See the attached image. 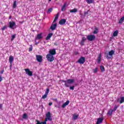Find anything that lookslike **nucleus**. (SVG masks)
Here are the masks:
<instances>
[{
    "instance_id": "9d476101",
    "label": "nucleus",
    "mask_w": 124,
    "mask_h": 124,
    "mask_svg": "<svg viewBox=\"0 0 124 124\" xmlns=\"http://www.w3.org/2000/svg\"><path fill=\"white\" fill-rule=\"evenodd\" d=\"M36 60L38 62H42L43 59H42V56L41 55H36Z\"/></svg>"
},
{
    "instance_id": "4be33fe9",
    "label": "nucleus",
    "mask_w": 124,
    "mask_h": 124,
    "mask_svg": "<svg viewBox=\"0 0 124 124\" xmlns=\"http://www.w3.org/2000/svg\"><path fill=\"white\" fill-rule=\"evenodd\" d=\"M17 6V1L15 0L14 2L13 5V8H15Z\"/></svg>"
},
{
    "instance_id": "6ab92c4d",
    "label": "nucleus",
    "mask_w": 124,
    "mask_h": 124,
    "mask_svg": "<svg viewBox=\"0 0 124 124\" xmlns=\"http://www.w3.org/2000/svg\"><path fill=\"white\" fill-rule=\"evenodd\" d=\"M94 31L93 32V33L94 34H96L97 33H98V29H97V28L95 27L94 28Z\"/></svg>"
},
{
    "instance_id": "4468645a",
    "label": "nucleus",
    "mask_w": 124,
    "mask_h": 124,
    "mask_svg": "<svg viewBox=\"0 0 124 124\" xmlns=\"http://www.w3.org/2000/svg\"><path fill=\"white\" fill-rule=\"evenodd\" d=\"M53 36V33H50L48 34V35L46 37V40H49L51 37Z\"/></svg>"
},
{
    "instance_id": "20e7f679",
    "label": "nucleus",
    "mask_w": 124,
    "mask_h": 124,
    "mask_svg": "<svg viewBox=\"0 0 124 124\" xmlns=\"http://www.w3.org/2000/svg\"><path fill=\"white\" fill-rule=\"evenodd\" d=\"M115 54V51L111 50L109 52H108V54L107 55L106 58L108 60H110L112 57H113V55Z\"/></svg>"
},
{
    "instance_id": "8fccbe9b",
    "label": "nucleus",
    "mask_w": 124,
    "mask_h": 124,
    "mask_svg": "<svg viewBox=\"0 0 124 124\" xmlns=\"http://www.w3.org/2000/svg\"><path fill=\"white\" fill-rule=\"evenodd\" d=\"M10 66V68H11L12 67V64H11Z\"/></svg>"
},
{
    "instance_id": "37998d69",
    "label": "nucleus",
    "mask_w": 124,
    "mask_h": 124,
    "mask_svg": "<svg viewBox=\"0 0 124 124\" xmlns=\"http://www.w3.org/2000/svg\"><path fill=\"white\" fill-rule=\"evenodd\" d=\"M3 72H4V70H2L0 72V74H3Z\"/></svg>"
},
{
    "instance_id": "a18cd8bd",
    "label": "nucleus",
    "mask_w": 124,
    "mask_h": 124,
    "mask_svg": "<svg viewBox=\"0 0 124 124\" xmlns=\"http://www.w3.org/2000/svg\"><path fill=\"white\" fill-rule=\"evenodd\" d=\"M41 123H42V124H46L47 123L46 122H41Z\"/></svg>"
},
{
    "instance_id": "f3484780",
    "label": "nucleus",
    "mask_w": 124,
    "mask_h": 124,
    "mask_svg": "<svg viewBox=\"0 0 124 124\" xmlns=\"http://www.w3.org/2000/svg\"><path fill=\"white\" fill-rule=\"evenodd\" d=\"M78 11V10L76 8H74L73 10L70 11V13H75Z\"/></svg>"
},
{
    "instance_id": "4d7b16f0",
    "label": "nucleus",
    "mask_w": 124,
    "mask_h": 124,
    "mask_svg": "<svg viewBox=\"0 0 124 124\" xmlns=\"http://www.w3.org/2000/svg\"><path fill=\"white\" fill-rule=\"evenodd\" d=\"M38 43H37V44H38Z\"/></svg>"
},
{
    "instance_id": "f8f14e48",
    "label": "nucleus",
    "mask_w": 124,
    "mask_h": 124,
    "mask_svg": "<svg viewBox=\"0 0 124 124\" xmlns=\"http://www.w3.org/2000/svg\"><path fill=\"white\" fill-rule=\"evenodd\" d=\"M66 23V19H62L59 21L60 25H64Z\"/></svg>"
},
{
    "instance_id": "79ce46f5",
    "label": "nucleus",
    "mask_w": 124,
    "mask_h": 124,
    "mask_svg": "<svg viewBox=\"0 0 124 124\" xmlns=\"http://www.w3.org/2000/svg\"><path fill=\"white\" fill-rule=\"evenodd\" d=\"M52 105H53V103H52V102H50V103H48V105H49V106H51Z\"/></svg>"
},
{
    "instance_id": "ddd939ff",
    "label": "nucleus",
    "mask_w": 124,
    "mask_h": 124,
    "mask_svg": "<svg viewBox=\"0 0 124 124\" xmlns=\"http://www.w3.org/2000/svg\"><path fill=\"white\" fill-rule=\"evenodd\" d=\"M102 122H103V118H99L97 119L96 124H102Z\"/></svg>"
},
{
    "instance_id": "f03ea898",
    "label": "nucleus",
    "mask_w": 124,
    "mask_h": 124,
    "mask_svg": "<svg viewBox=\"0 0 124 124\" xmlns=\"http://www.w3.org/2000/svg\"><path fill=\"white\" fill-rule=\"evenodd\" d=\"M48 54L46 55V59L48 62H53L54 61V55H56L57 53L56 52V49L53 48L52 49H50Z\"/></svg>"
},
{
    "instance_id": "7ed1b4c3",
    "label": "nucleus",
    "mask_w": 124,
    "mask_h": 124,
    "mask_svg": "<svg viewBox=\"0 0 124 124\" xmlns=\"http://www.w3.org/2000/svg\"><path fill=\"white\" fill-rule=\"evenodd\" d=\"M49 121V122H52L53 121V119L52 118V117L51 116V112H48L46 114V119L45 120V121L46 123V122H48Z\"/></svg>"
},
{
    "instance_id": "393cba45",
    "label": "nucleus",
    "mask_w": 124,
    "mask_h": 124,
    "mask_svg": "<svg viewBox=\"0 0 124 124\" xmlns=\"http://www.w3.org/2000/svg\"><path fill=\"white\" fill-rule=\"evenodd\" d=\"M121 100L120 102V104H122V103H124V97H121Z\"/></svg>"
},
{
    "instance_id": "c756f323",
    "label": "nucleus",
    "mask_w": 124,
    "mask_h": 124,
    "mask_svg": "<svg viewBox=\"0 0 124 124\" xmlns=\"http://www.w3.org/2000/svg\"><path fill=\"white\" fill-rule=\"evenodd\" d=\"M53 10V8H51L48 9V11H47V13H51V12H52Z\"/></svg>"
},
{
    "instance_id": "473e14b6",
    "label": "nucleus",
    "mask_w": 124,
    "mask_h": 124,
    "mask_svg": "<svg viewBox=\"0 0 124 124\" xmlns=\"http://www.w3.org/2000/svg\"><path fill=\"white\" fill-rule=\"evenodd\" d=\"M5 29H7V26H3V28H1V30L2 31H4Z\"/></svg>"
},
{
    "instance_id": "0eeeda50",
    "label": "nucleus",
    "mask_w": 124,
    "mask_h": 124,
    "mask_svg": "<svg viewBox=\"0 0 124 124\" xmlns=\"http://www.w3.org/2000/svg\"><path fill=\"white\" fill-rule=\"evenodd\" d=\"M85 62H86V58H85V57H81L79 58V59L78 61V63H80V64H83V63H84Z\"/></svg>"
},
{
    "instance_id": "5fc2aeb1",
    "label": "nucleus",
    "mask_w": 124,
    "mask_h": 124,
    "mask_svg": "<svg viewBox=\"0 0 124 124\" xmlns=\"http://www.w3.org/2000/svg\"><path fill=\"white\" fill-rule=\"evenodd\" d=\"M49 1H51V0H48Z\"/></svg>"
},
{
    "instance_id": "de8ad7c7",
    "label": "nucleus",
    "mask_w": 124,
    "mask_h": 124,
    "mask_svg": "<svg viewBox=\"0 0 124 124\" xmlns=\"http://www.w3.org/2000/svg\"><path fill=\"white\" fill-rule=\"evenodd\" d=\"M2 108V104H0V109Z\"/></svg>"
},
{
    "instance_id": "7c9ffc66",
    "label": "nucleus",
    "mask_w": 124,
    "mask_h": 124,
    "mask_svg": "<svg viewBox=\"0 0 124 124\" xmlns=\"http://www.w3.org/2000/svg\"><path fill=\"white\" fill-rule=\"evenodd\" d=\"M49 92H50V89L49 88H47L45 93L48 94L49 93Z\"/></svg>"
},
{
    "instance_id": "49530a36",
    "label": "nucleus",
    "mask_w": 124,
    "mask_h": 124,
    "mask_svg": "<svg viewBox=\"0 0 124 124\" xmlns=\"http://www.w3.org/2000/svg\"><path fill=\"white\" fill-rule=\"evenodd\" d=\"M2 80V78H1V76H0V82H1Z\"/></svg>"
},
{
    "instance_id": "a19ab883",
    "label": "nucleus",
    "mask_w": 124,
    "mask_h": 124,
    "mask_svg": "<svg viewBox=\"0 0 124 124\" xmlns=\"http://www.w3.org/2000/svg\"><path fill=\"white\" fill-rule=\"evenodd\" d=\"M101 62V59H98V63H100Z\"/></svg>"
},
{
    "instance_id": "58836bf2",
    "label": "nucleus",
    "mask_w": 124,
    "mask_h": 124,
    "mask_svg": "<svg viewBox=\"0 0 124 124\" xmlns=\"http://www.w3.org/2000/svg\"><path fill=\"white\" fill-rule=\"evenodd\" d=\"M58 18H59V14H57L55 17V19H57L58 20Z\"/></svg>"
},
{
    "instance_id": "1a4fd4ad",
    "label": "nucleus",
    "mask_w": 124,
    "mask_h": 124,
    "mask_svg": "<svg viewBox=\"0 0 124 124\" xmlns=\"http://www.w3.org/2000/svg\"><path fill=\"white\" fill-rule=\"evenodd\" d=\"M42 34H43V33H42L38 34L35 39V41H36V40H38L39 39H42V38H43V36H42Z\"/></svg>"
},
{
    "instance_id": "72a5a7b5",
    "label": "nucleus",
    "mask_w": 124,
    "mask_h": 124,
    "mask_svg": "<svg viewBox=\"0 0 124 124\" xmlns=\"http://www.w3.org/2000/svg\"><path fill=\"white\" fill-rule=\"evenodd\" d=\"M89 12H90V11H88L87 12H84V16H86V15H88V14H89Z\"/></svg>"
},
{
    "instance_id": "412c9836",
    "label": "nucleus",
    "mask_w": 124,
    "mask_h": 124,
    "mask_svg": "<svg viewBox=\"0 0 124 124\" xmlns=\"http://www.w3.org/2000/svg\"><path fill=\"white\" fill-rule=\"evenodd\" d=\"M119 33V31L116 30L113 32V36L116 37L118 36V34Z\"/></svg>"
},
{
    "instance_id": "a878e982",
    "label": "nucleus",
    "mask_w": 124,
    "mask_h": 124,
    "mask_svg": "<svg viewBox=\"0 0 124 124\" xmlns=\"http://www.w3.org/2000/svg\"><path fill=\"white\" fill-rule=\"evenodd\" d=\"M47 95H48V94H46L45 93V94L44 95H43V96L42 97V99H45V98H47Z\"/></svg>"
},
{
    "instance_id": "a211bd4d",
    "label": "nucleus",
    "mask_w": 124,
    "mask_h": 124,
    "mask_svg": "<svg viewBox=\"0 0 124 124\" xmlns=\"http://www.w3.org/2000/svg\"><path fill=\"white\" fill-rule=\"evenodd\" d=\"M13 60H14V58H13V56H10L9 62H10V64H12V63L13 62Z\"/></svg>"
},
{
    "instance_id": "864d4df0",
    "label": "nucleus",
    "mask_w": 124,
    "mask_h": 124,
    "mask_svg": "<svg viewBox=\"0 0 124 124\" xmlns=\"http://www.w3.org/2000/svg\"><path fill=\"white\" fill-rule=\"evenodd\" d=\"M9 19H11V16H10V17L9 18Z\"/></svg>"
},
{
    "instance_id": "c9c22d12",
    "label": "nucleus",
    "mask_w": 124,
    "mask_h": 124,
    "mask_svg": "<svg viewBox=\"0 0 124 124\" xmlns=\"http://www.w3.org/2000/svg\"><path fill=\"white\" fill-rule=\"evenodd\" d=\"M36 122H37L36 124H42V123L39 120H36Z\"/></svg>"
},
{
    "instance_id": "2f4dec72",
    "label": "nucleus",
    "mask_w": 124,
    "mask_h": 124,
    "mask_svg": "<svg viewBox=\"0 0 124 124\" xmlns=\"http://www.w3.org/2000/svg\"><path fill=\"white\" fill-rule=\"evenodd\" d=\"M117 109H118V106H115L114 108H113V109H112V111L113 112H115V111H116V110H117Z\"/></svg>"
},
{
    "instance_id": "b1692460",
    "label": "nucleus",
    "mask_w": 124,
    "mask_h": 124,
    "mask_svg": "<svg viewBox=\"0 0 124 124\" xmlns=\"http://www.w3.org/2000/svg\"><path fill=\"white\" fill-rule=\"evenodd\" d=\"M100 69H101V71L102 72H104V71H105V68H104V67L102 65H101L100 66Z\"/></svg>"
},
{
    "instance_id": "2eb2a0df",
    "label": "nucleus",
    "mask_w": 124,
    "mask_h": 124,
    "mask_svg": "<svg viewBox=\"0 0 124 124\" xmlns=\"http://www.w3.org/2000/svg\"><path fill=\"white\" fill-rule=\"evenodd\" d=\"M68 104H69V101L67 100L62 105V108H65V106H67V105H68Z\"/></svg>"
},
{
    "instance_id": "bb28decb",
    "label": "nucleus",
    "mask_w": 124,
    "mask_h": 124,
    "mask_svg": "<svg viewBox=\"0 0 124 124\" xmlns=\"http://www.w3.org/2000/svg\"><path fill=\"white\" fill-rule=\"evenodd\" d=\"M93 0H86V2H87V3H89V4L93 3Z\"/></svg>"
},
{
    "instance_id": "39448f33",
    "label": "nucleus",
    "mask_w": 124,
    "mask_h": 124,
    "mask_svg": "<svg viewBox=\"0 0 124 124\" xmlns=\"http://www.w3.org/2000/svg\"><path fill=\"white\" fill-rule=\"evenodd\" d=\"M10 29H12V30H14V29H16V23L14 21H10L9 22V26Z\"/></svg>"
},
{
    "instance_id": "c85d7f7f",
    "label": "nucleus",
    "mask_w": 124,
    "mask_h": 124,
    "mask_svg": "<svg viewBox=\"0 0 124 124\" xmlns=\"http://www.w3.org/2000/svg\"><path fill=\"white\" fill-rule=\"evenodd\" d=\"M98 70V68L97 67H96L94 70H93V73H96Z\"/></svg>"
},
{
    "instance_id": "dca6fc26",
    "label": "nucleus",
    "mask_w": 124,
    "mask_h": 124,
    "mask_svg": "<svg viewBox=\"0 0 124 124\" xmlns=\"http://www.w3.org/2000/svg\"><path fill=\"white\" fill-rule=\"evenodd\" d=\"M66 9V3H64L62 7V11H65V10Z\"/></svg>"
},
{
    "instance_id": "f257e3e1",
    "label": "nucleus",
    "mask_w": 124,
    "mask_h": 124,
    "mask_svg": "<svg viewBox=\"0 0 124 124\" xmlns=\"http://www.w3.org/2000/svg\"><path fill=\"white\" fill-rule=\"evenodd\" d=\"M61 81L64 83V86L65 87H66V88L70 87V90H72V91H74V88H75V86H70V85L73 84L74 82H75V79H68L66 80H62Z\"/></svg>"
},
{
    "instance_id": "c03bdc74",
    "label": "nucleus",
    "mask_w": 124,
    "mask_h": 124,
    "mask_svg": "<svg viewBox=\"0 0 124 124\" xmlns=\"http://www.w3.org/2000/svg\"><path fill=\"white\" fill-rule=\"evenodd\" d=\"M57 20H58V19H57L56 18H54V20H53V23H55V22H56V21H57Z\"/></svg>"
},
{
    "instance_id": "9b49d317",
    "label": "nucleus",
    "mask_w": 124,
    "mask_h": 124,
    "mask_svg": "<svg viewBox=\"0 0 124 124\" xmlns=\"http://www.w3.org/2000/svg\"><path fill=\"white\" fill-rule=\"evenodd\" d=\"M56 28H57V23H55L54 24H52L50 26V29L52 31H55V30H56Z\"/></svg>"
},
{
    "instance_id": "423d86ee",
    "label": "nucleus",
    "mask_w": 124,
    "mask_h": 124,
    "mask_svg": "<svg viewBox=\"0 0 124 124\" xmlns=\"http://www.w3.org/2000/svg\"><path fill=\"white\" fill-rule=\"evenodd\" d=\"M87 39L89 41H93L95 39V36L94 35L90 34L87 36Z\"/></svg>"
},
{
    "instance_id": "09e8293b",
    "label": "nucleus",
    "mask_w": 124,
    "mask_h": 124,
    "mask_svg": "<svg viewBox=\"0 0 124 124\" xmlns=\"http://www.w3.org/2000/svg\"><path fill=\"white\" fill-rule=\"evenodd\" d=\"M54 45H55L56 46H58V43H54Z\"/></svg>"
},
{
    "instance_id": "6e6d98bb",
    "label": "nucleus",
    "mask_w": 124,
    "mask_h": 124,
    "mask_svg": "<svg viewBox=\"0 0 124 124\" xmlns=\"http://www.w3.org/2000/svg\"><path fill=\"white\" fill-rule=\"evenodd\" d=\"M75 86H77V84H75Z\"/></svg>"
},
{
    "instance_id": "3c124183",
    "label": "nucleus",
    "mask_w": 124,
    "mask_h": 124,
    "mask_svg": "<svg viewBox=\"0 0 124 124\" xmlns=\"http://www.w3.org/2000/svg\"><path fill=\"white\" fill-rule=\"evenodd\" d=\"M20 24H23V23H24V21H21V22H20Z\"/></svg>"
},
{
    "instance_id": "13d9d810",
    "label": "nucleus",
    "mask_w": 124,
    "mask_h": 124,
    "mask_svg": "<svg viewBox=\"0 0 124 124\" xmlns=\"http://www.w3.org/2000/svg\"><path fill=\"white\" fill-rule=\"evenodd\" d=\"M36 42V41H35Z\"/></svg>"
},
{
    "instance_id": "f704fd0d",
    "label": "nucleus",
    "mask_w": 124,
    "mask_h": 124,
    "mask_svg": "<svg viewBox=\"0 0 124 124\" xmlns=\"http://www.w3.org/2000/svg\"><path fill=\"white\" fill-rule=\"evenodd\" d=\"M78 118V115H75V116H74L73 119L77 120Z\"/></svg>"
},
{
    "instance_id": "4c0bfd02",
    "label": "nucleus",
    "mask_w": 124,
    "mask_h": 124,
    "mask_svg": "<svg viewBox=\"0 0 124 124\" xmlns=\"http://www.w3.org/2000/svg\"><path fill=\"white\" fill-rule=\"evenodd\" d=\"M32 51V46H31L29 48V52H31Z\"/></svg>"
},
{
    "instance_id": "ea45409f",
    "label": "nucleus",
    "mask_w": 124,
    "mask_h": 124,
    "mask_svg": "<svg viewBox=\"0 0 124 124\" xmlns=\"http://www.w3.org/2000/svg\"><path fill=\"white\" fill-rule=\"evenodd\" d=\"M98 60H101V54H100L98 58Z\"/></svg>"
},
{
    "instance_id": "6e6552de",
    "label": "nucleus",
    "mask_w": 124,
    "mask_h": 124,
    "mask_svg": "<svg viewBox=\"0 0 124 124\" xmlns=\"http://www.w3.org/2000/svg\"><path fill=\"white\" fill-rule=\"evenodd\" d=\"M24 70L26 72V74L28 75V76H30V77H31V76H32V71H31V70H30V69H25Z\"/></svg>"
},
{
    "instance_id": "5701e85b",
    "label": "nucleus",
    "mask_w": 124,
    "mask_h": 124,
    "mask_svg": "<svg viewBox=\"0 0 124 124\" xmlns=\"http://www.w3.org/2000/svg\"><path fill=\"white\" fill-rule=\"evenodd\" d=\"M113 112H114L113 110H109L108 112V115H109V116H111L112 114H113Z\"/></svg>"
},
{
    "instance_id": "aec40b11",
    "label": "nucleus",
    "mask_w": 124,
    "mask_h": 124,
    "mask_svg": "<svg viewBox=\"0 0 124 124\" xmlns=\"http://www.w3.org/2000/svg\"><path fill=\"white\" fill-rule=\"evenodd\" d=\"M22 118L23 119H24L25 120H26V119H28L29 117L28 116V115L27 114V113H24L22 116Z\"/></svg>"
},
{
    "instance_id": "e433bc0d",
    "label": "nucleus",
    "mask_w": 124,
    "mask_h": 124,
    "mask_svg": "<svg viewBox=\"0 0 124 124\" xmlns=\"http://www.w3.org/2000/svg\"><path fill=\"white\" fill-rule=\"evenodd\" d=\"M16 36V35L14 34L12 36V40H13Z\"/></svg>"
},
{
    "instance_id": "603ef678",
    "label": "nucleus",
    "mask_w": 124,
    "mask_h": 124,
    "mask_svg": "<svg viewBox=\"0 0 124 124\" xmlns=\"http://www.w3.org/2000/svg\"><path fill=\"white\" fill-rule=\"evenodd\" d=\"M81 45L82 46L84 45V43H82V42H81Z\"/></svg>"
},
{
    "instance_id": "cd10ccee",
    "label": "nucleus",
    "mask_w": 124,
    "mask_h": 124,
    "mask_svg": "<svg viewBox=\"0 0 124 124\" xmlns=\"http://www.w3.org/2000/svg\"><path fill=\"white\" fill-rule=\"evenodd\" d=\"M87 40V38H86L85 37H84L82 38V40L81 41V43H84V42H85V41H86Z\"/></svg>"
}]
</instances>
